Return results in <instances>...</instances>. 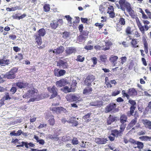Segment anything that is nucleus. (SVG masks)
I'll list each match as a JSON object with an SVG mask.
<instances>
[{"label": "nucleus", "mask_w": 151, "mask_h": 151, "mask_svg": "<svg viewBox=\"0 0 151 151\" xmlns=\"http://www.w3.org/2000/svg\"><path fill=\"white\" fill-rule=\"evenodd\" d=\"M64 50V47L63 46H60L58 48L55 49L54 50H50L49 51L50 55L51 56L54 55V53L59 54L63 52Z\"/></svg>", "instance_id": "obj_6"}, {"label": "nucleus", "mask_w": 151, "mask_h": 151, "mask_svg": "<svg viewBox=\"0 0 151 151\" xmlns=\"http://www.w3.org/2000/svg\"><path fill=\"white\" fill-rule=\"evenodd\" d=\"M127 116L125 115H122L120 117V122L122 124L120 126H125V128L127 125L125 123L127 122Z\"/></svg>", "instance_id": "obj_13"}, {"label": "nucleus", "mask_w": 151, "mask_h": 151, "mask_svg": "<svg viewBox=\"0 0 151 151\" xmlns=\"http://www.w3.org/2000/svg\"><path fill=\"white\" fill-rule=\"evenodd\" d=\"M46 33V31L44 28H42L40 29L38 31V35H39L40 36H44Z\"/></svg>", "instance_id": "obj_30"}, {"label": "nucleus", "mask_w": 151, "mask_h": 151, "mask_svg": "<svg viewBox=\"0 0 151 151\" xmlns=\"http://www.w3.org/2000/svg\"><path fill=\"white\" fill-rule=\"evenodd\" d=\"M52 110L53 112L57 113H60L61 111H65L66 110L64 108L61 106L53 108Z\"/></svg>", "instance_id": "obj_21"}, {"label": "nucleus", "mask_w": 151, "mask_h": 151, "mask_svg": "<svg viewBox=\"0 0 151 151\" xmlns=\"http://www.w3.org/2000/svg\"><path fill=\"white\" fill-rule=\"evenodd\" d=\"M88 32L87 31H83L82 32H80V34L81 35L86 37L88 35Z\"/></svg>", "instance_id": "obj_46"}, {"label": "nucleus", "mask_w": 151, "mask_h": 151, "mask_svg": "<svg viewBox=\"0 0 151 151\" xmlns=\"http://www.w3.org/2000/svg\"><path fill=\"white\" fill-rule=\"evenodd\" d=\"M34 90V88L29 90L30 97L32 96L33 97V98L30 99L29 100V102H33L35 101H37V97H36L37 93L35 92Z\"/></svg>", "instance_id": "obj_7"}, {"label": "nucleus", "mask_w": 151, "mask_h": 151, "mask_svg": "<svg viewBox=\"0 0 151 151\" xmlns=\"http://www.w3.org/2000/svg\"><path fill=\"white\" fill-rule=\"evenodd\" d=\"M49 123L51 125H53L55 123V119L53 116L50 117V118L48 120Z\"/></svg>", "instance_id": "obj_38"}, {"label": "nucleus", "mask_w": 151, "mask_h": 151, "mask_svg": "<svg viewBox=\"0 0 151 151\" xmlns=\"http://www.w3.org/2000/svg\"><path fill=\"white\" fill-rule=\"evenodd\" d=\"M107 140L106 139L97 138L95 139V142L99 144H105Z\"/></svg>", "instance_id": "obj_18"}, {"label": "nucleus", "mask_w": 151, "mask_h": 151, "mask_svg": "<svg viewBox=\"0 0 151 151\" xmlns=\"http://www.w3.org/2000/svg\"><path fill=\"white\" fill-rule=\"evenodd\" d=\"M69 36V32H65L63 34V37L64 38H67Z\"/></svg>", "instance_id": "obj_42"}, {"label": "nucleus", "mask_w": 151, "mask_h": 151, "mask_svg": "<svg viewBox=\"0 0 151 151\" xmlns=\"http://www.w3.org/2000/svg\"><path fill=\"white\" fill-rule=\"evenodd\" d=\"M34 138L37 141V142H38L39 144L43 145L45 144V142L44 140L42 139H39L38 136L35 135H34Z\"/></svg>", "instance_id": "obj_29"}, {"label": "nucleus", "mask_w": 151, "mask_h": 151, "mask_svg": "<svg viewBox=\"0 0 151 151\" xmlns=\"http://www.w3.org/2000/svg\"><path fill=\"white\" fill-rule=\"evenodd\" d=\"M132 31L131 30V28L129 27H127L126 29V32L127 34H131L132 33Z\"/></svg>", "instance_id": "obj_44"}, {"label": "nucleus", "mask_w": 151, "mask_h": 151, "mask_svg": "<svg viewBox=\"0 0 151 151\" xmlns=\"http://www.w3.org/2000/svg\"><path fill=\"white\" fill-rule=\"evenodd\" d=\"M126 2L125 0H119V3L120 5L122 7L124 6V5L126 3Z\"/></svg>", "instance_id": "obj_49"}, {"label": "nucleus", "mask_w": 151, "mask_h": 151, "mask_svg": "<svg viewBox=\"0 0 151 151\" xmlns=\"http://www.w3.org/2000/svg\"><path fill=\"white\" fill-rule=\"evenodd\" d=\"M119 23L121 25H124L125 24V21L124 19L123 18H121L119 19Z\"/></svg>", "instance_id": "obj_47"}, {"label": "nucleus", "mask_w": 151, "mask_h": 151, "mask_svg": "<svg viewBox=\"0 0 151 151\" xmlns=\"http://www.w3.org/2000/svg\"><path fill=\"white\" fill-rule=\"evenodd\" d=\"M19 14H15L12 16V17L14 19H16L19 20Z\"/></svg>", "instance_id": "obj_60"}, {"label": "nucleus", "mask_w": 151, "mask_h": 151, "mask_svg": "<svg viewBox=\"0 0 151 151\" xmlns=\"http://www.w3.org/2000/svg\"><path fill=\"white\" fill-rule=\"evenodd\" d=\"M143 122L145 127L151 130V122L150 121L145 119L143 120Z\"/></svg>", "instance_id": "obj_20"}, {"label": "nucleus", "mask_w": 151, "mask_h": 151, "mask_svg": "<svg viewBox=\"0 0 151 151\" xmlns=\"http://www.w3.org/2000/svg\"><path fill=\"white\" fill-rule=\"evenodd\" d=\"M103 104V102L102 101L98 100L93 101L90 103V104L91 106H96L97 107L101 106Z\"/></svg>", "instance_id": "obj_14"}, {"label": "nucleus", "mask_w": 151, "mask_h": 151, "mask_svg": "<svg viewBox=\"0 0 151 151\" xmlns=\"http://www.w3.org/2000/svg\"><path fill=\"white\" fill-rule=\"evenodd\" d=\"M116 105L115 104L111 103L108 105L105 108V111L107 113L111 112L115 113L118 111V109H116Z\"/></svg>", "instance_id": "obj_3"}, {"label": "nucleus", "mask_w": 151, "mask_h": 151, "mask_svg": "<svg viewBox=\"0 0 151 151\" xmlns=\"http://www.w3.org/2000/svg\"><path fill=\"white\" fill-rule=\"evenodd\" d=\"M136 107L133 106L132 105L130 108V114L131 115H133V114L134 113V111Z\"/></svg>", "instance_id": "obj_48"}, {"label": "nucleus", "mask_w": 151, "mask_h": 151, "mask_svg": "<svg viewBox=\"0 0 151 151\" xmlns=\"http://www.w3.org/2000/svg\"><path fill=\"white\" fill-rule=\"evenodd\" d=\"M60 76H61L64 75L66 73V71L63 70H60L59 71Z\"/></svg>", "instance_id": "obj_51"}, {"label": "nucleus", "mask_w": 151, "mask_h": 151, "mask_svg": "<svg viewBox=\"0 0 151 151\" xmlns=\"http://www.w3.org/2000/svg\"><path fill=\"white\" fill-rule=\"evenodd\" d=\"M44 10L45 12H48L49 11L50 9V5L48 4H45L43 6Z\"/></svg>", "instance_id": "obj_37"}, {"label": "nucleus", "mask_w": 151, "mask_h": 151, "mask_svg": "<svg viewBox=\"0 0 151 151\" xmlns=\"http://www.w3.org/2000/svg\"><path fill=\"white\" fill-rule=\"evenodd\" d=\"M140 31L143 34L145 32V28L142 25L139 27Z\"/></svg>", "instance_id": "obj_62"}, {"label": "nucleus", "mask_w": 151, "mask_h": 151, "mask_svg": "<svg viewBox=\"0 0 151 151\" xmlns=\"http://www.w3.org/2000/svg\"><path fill=\"white\" fill-rule=\"evenodd\" d=\"M17 89L15 87H12L10 89V91L12 93V94H14L16 91Z\"/></svg>", "instance_id": "obj_61"}, {"label": "nucleus", "mask_w": 151, "mask_h": 151, "mask_svg": "<svg viewBox=\"0 0 151 151\" xmlns=\"http://www.w3.org/2000/svg\"><path fill=\"white\" fill-rule=\"evenodd\" d=\"M143 40L144 49L148 48V43L146 40L145 39H143Z\"/></svg>", "instance_id": "obj_55"}, {"label": "nucleus", "mask_w": 151, "mask_h": 151, "mask_svg": "<svg viewBox=\"0 0 151 151\" xmlns=\"http://www.w3.org/2000/svg\"><path fill=\"white\" fill-rule=\"evenodd\" d=\"M66 53L68 55H70L73 53H75L76 51V49L73 47H68L65 50Z\"/></svg>", "instance_id": "obj_17"}, {"label": "nucleus", "mask_w": 151, "mask_h": 151, "mask_svg": "<svg viewBox=\"0 0 151 151\" xmlns=\"http://www.w3.org/2000/svg\"><path fill=\"white\" fill-rule=\"evenodd\" d=\"M9 37L12 40H14L16 38V36L14 35H9Z\"/></svg>", "instance_id": "obj_63"}, {"label": "nucleus", "mask_w": 151, "mask_h": 151, "mask_svg": "<svg viewBox=\"0 0 151 151\" xmlns=\"http://www.w3.org/2000/svg\"><path fill=\"white\" fill-rule=\"evenodd\" d=\"M73 86L71 85L70 88H69L68 86H66L62 88H61V90H62L65 93H68L71 92H73L75 91V88H76V85H74V87L73 88Z\"/></svg>", "instance_id": "obj_12"}, {"label": "nucleus", "mask_w": 151, "mask_h": 151, "mask_svg": "<svg viewBox=\"0 0 151 151\" xmlns=\"http://www.w3.org/2000/svg\"><path fill=\"white\" fill-rule=\"evenodd\" d=\"M9 60L7 59H0V65L2 66H5L9 64Z\"/></svg>", "instance_id": "obj_31"}, {"label": "nucleus", "mask_w": 151, "mask_h": 151, "mask_svg": "<svg viewBox=\"0 0 151 151\" xmlns=\"http://www.w3.org/2000/svg\"><path fill=\"white\" fill-rule=\"evenodd\" d=\"M84 48L87 50H90L93 49V45H86L85 47Z\"/></svg>", "instance_id": "obj_53"}, {"label": "nucleus", "mask_w": 151, "mask_h": 151, "mask_svg": "<svg viewBox=\"0 0 151 151\" xmlns=\"http://www.w3.org/2000/svg\"><path fill=\"white\" fill-rule=\"evenodd\" d=\"M18 68H13L10 71L7 73L5 74H2V77L5 78L12 79L14 78L15 77V73L17 72Z\"/></svg>", "instance_id": "obj_1"}, {"label": "nucleus", "mask_w": 151, "mask_h": 151, "mask_svg": "<svg viewBox=\"0 0 151 151\" xmlns=\"http://www.w3.org/2000/svg\"><path fill=\"white\" fill-rule=\"evenodd\" d=\"M18 9V7L17 6L12 7L11 8H7L6 10L8 11H12L16 10Z\"/></svg>", "instance_id": "obj_41"}, {"label": "nucleus", "mask_w": 151, "mask_h": 151, "mask_svg": "<svg viewBox=\"0 0 151 151\" xmlns=\"http://www.w3.org/2000/svg\"><path fill=\"white\" fill-rule=\"evenodd\" d=\"M106 46H104L103 47L102 49L104 50H106L109 49V46L111 45V42H105Z\"/></svg>", "instance_id": "obj_32"}, {"label": "nucleus", "mask_w": 151, "mask_h": 151, "mask_svg": "<svg viewBox=\"0 0 151 151\" xmlns=\"http://www.w3.org/2000/svg\"><path fill=\"white\" fill-rule=\"evenodd\" d=\"M144 146V145L142 142L137 141L135 144V147L134 148H138L139 149H141L143 148Z\"/></svg>", "instance_id": "obj_28"}, {"label": "nucleus", "mask_w": 151, "mask_h": 151, "mask_svg": "<svg viewBox=\"0 0 151 151\" xmlns=\"http://www.w3.org/2000/svg\"><path fill=\"white\" fill-rule=\"evenodd\" d=\"M127 11L129 14L132 17H134L135 16L134 11L132 9L131 7L127 9Z\"/></svg>", "instance_id": "obj_33"}, {"label": "nucleus", "mask_w": 151, "mask_h": 151, "mask_svg": "<svg viewBox=\"0 0 151 151\" xmlns=\"http://www.w3.org/2000/svg\"><path fill=\"white\" fill-rule=\"evenodd\" d=\"M84 59L85 58L84 57H82V56L81 55H78L77 56V58L76 60L78 61L82 62L84 60Z\"/></svg>", "instance_id": "obj_40"}, {"label": "nucleus", "mask_w": 151, "mask_h": 151, "mask_svg": "<svg viewBox=\"0 0 151 151\" xmlns=\"http://www.w3.org/2000/svg\"><path fill=\"white\" fill-rule=\"evenodd\" d=\"M122 94L124 97H126L128 99H129V96L128 93H127L125 92L124 90H123L122 92Z\"/></svg>", "instance_id": "obj_45"}, {"label": "nucleus", "mask_w": 151, "mask_h": 151, "mask_svg": "<svg viewBox=\"0 0 151 151\" xmlns=\"http://www.w3.org/2000/svg\"><path fill=\"white\" fill-rule=\"evenodd\" d=\"M119 120L118 117L110 115L109 117V119L107 121L108 124H110L111 123L116 122Z\"/></svg>", "instance_id": "obj_15"}, {"label": "nucleus", "mask_w": 151, "mask_h": 151, "mask_svg": "<svg viewBox=\"0 0 151 151\" xmlns=\"http://www.w3.org/2000/svg\"><path fill=\"white\" fill-rule=\"evenodd\" d=\"M47 137L50 139H54L55 140H58V138L55 135H52V134H50L48 135Z\"/></svg>", "instance_id": "obj_39"}, {"label": "nucleus", "mask_w": 151, "mask_h": 151, "mask_svg": "<svg viewBox=\"0 0 151 151\" xmlns=\"http://www.w3.org/2000/svg\"><path fill=\"white\" fill-rule=\"evenodd\" d=\"M68 22V23H70V24H72V18L69 15H66L65 16Z\"/></svg>", "instance_id": "obj_50"}, {"label": "nucleus", "mask_w": 151, "mask_h": 151, "mask_svg": "<svg viewBox=\"0 0 151 151\" xmlns=\"http://www.w3.org/2000/svg\"><path fill=\"white\" fill-rule=\"evenodd\" d=\"M86 37L83 35H79L77 39V42L81 44L84 40H85Z\"/></svg>", "instance_id": "obj_27"}, {"label": "nucleus", "mask_w": 151, "mask_h": 151, "mask_svg": "<svg viewBox=\"0 0 151 151\" xmlns=\"http://www.w3.org/2000/svg\"><path fill=\"white\" fill-rule=\"evenodd\" d=\"M47 89L49 92L52 93L50 98H54L57 96V89L55 86H53L52 87H48Z\"/></svg>", "instance_id": "obj_10"}, {"label": "nucleus", "mask_w": 151, "mask_h": 151, "mask_svg": "<svg viewBox=\"0 0 151 151\" xmlns=\"http://www.w3.org/2000/svg\"><path fill=\"white\" fill-rule=\"evenodd\" d=\"M23 55L21 53H18V55L15 56V58H18L19 60H21L23 58Z\"/></svg>", "instance_id": "obj_52"}, {"label": "nucleus", "mask_w": 151, "mask_h": 151, "mask_svg": "<svg viewBox=\"0 0 151 151\" xmlns=\"http://www.w3.org/2000/svg\"><path fill=\"white\" fill-rule=\"evenodd\" d=\"M120 130L118 131L117 129H114L111 131V135L113 136L116 137H121L122 136L123 134V132L124 130L125 126H120Z\"/></svg>", "instance_id": "obj_2"}, {"label": "nucleus", "mask_w": 151, "mask_h": 151, "mask_svg": "<svg viewBox=\"0 0 151 151\" xmlns=\"http://www.w3.org/2000/svg\"><path fill=\"white\" fill-rule=\"evenodd\" d=\"M92 91V88L91 87H88L83 90V93L84 94L87 95L91 93Z\"/></svg>", "instance_id": "obj_22"}, {"label": "nucleus", "mask_w": 151, "mask_h": 151, "mask_svg": "<svg viewBox=\"0 0 151 151\" xmlns=\"http://www.w3.org/2000/svg\"><path fill=\"white\" fill-rule=\"evenodd\" d=\"M22 133L21 130H19L16 132V131H13L10 133V135L11 136H19Z\"/></svg>", "instance_id": "obj_25"}, {"label": "nucleus", "mask_w": 151, "mask_h": 151, "mask_svg": "<svg viewBox=\"0 0 151 151\" xmlns=\"http://www.w3.org/2000/svg\"><path fill=\"white\" fill-rule=\"evenodd\" d=\"M71 143L73 145H77L78 144V140L77 138L73 137V139H72Z\"/></svg>", "instance_id": "obj_43"}, {"label": "nucleus", "mask_w": 151, "mask_h": 151, "mask_svg": "<svg viewBox=\"0 0 151 151\" xmlns=\"http://www.w3.org/2000/svg\"><path fill=\"white\" fill-rule=\"evenodd\" d=\"M57 65L59 66L60 68L63 69L67 68L68 64L65 61L62 60H60L57 63Z\"/></svg>", "instance_id": "obj_11"}, {"label": "nucleus", "mask_w": 151, "mask_h": 151, "mask_svg": "<svg viewBox=\"0 0 151 151\" xmlns=\"http://www.w3.org/2000/svg\"><path fill=\"white\" fill-rule=\"evenodd\" d=\"M28 85V84L27 83L21 82H18L17 83V86L20 88H25Z\"/></svg>", "instance_id": "obj_24"}, {"label": "nucleus", "mask_w": 151, "mask_h": 151, "mask_svg": "<svg viewBox=\"0 0 151 151\" xmlns=\"http://www.w3.org/2000/svg\"><path fill=\"white\" fill-rule=\"evenodd\" d=\"M34 37L36 42L39 45H40L42 44V40L41 36L37 34H35L34 36Z\"/></svg>", "instance_id": "obj_19"}, {"label": "nucleus", "mask_w": 151, "mask_h": 151, "mask_svg": "<svg viewBox=\"0 0 151 151\" xmlns=\"http://www.w3.org/2000/svg\"><path fill=\"white\" fill-rule=\"evenodd\" d=\"M96 26H98L99 29H101L104 26V24L101 23H96L95 24Z\"/></svg>", "instance_id": "obj_56"}, {"label": "nucleus", "mask_w": 151, "mask_h": 151, "mask_svg": "<svg viewBox=\"0 0 151 151\" xmlns=\"http://www.w3.org/2000/svg\"><path fill=\"white\" fill-rule=\"evenodd\" d=\"M145 12L148 15L149 18L151 19V13L147 9H146Z\"/></svg>", "instance_id": "obj_58"}, {"label": "nucleus", "mask_w": 151, "mask_h": 151, "mask_svg": "<svg viewBox=\"0 0 151 151\" xmlns=\"http://www.w3.org/2000/svg\"><path fill=\"white\" fill-rule=\"evenodd\" d=\"M67 83L66 80L65 79H61L56 82V85L58 86L61 87L65 86Z\"/></svg>", "instance_id": "obj_16"}, {"label": "nucleus", "mask_w": 151, "mask_h": 151, "mask_svg": "<svg viewBox=\"0 0 151 151\" xmlns=\"http://www.w3.org/2000/svg\"><path fill=\"white\" fill-rule=\"evenodd\" d=\"M139 139L142 141H150L151 140V137H149L146 136H143L140 137Z\"/></svg>", "instance_id": "obj_26"}, {"label": "nucleus", "mask_w": 151, "mask_h": 151, "mask_svg": "<svg viewBox=\"0 0 151 151\" xmlns=\"http://www.w3.org/2000/svg\"><path fill=\"white\" fill-rule=\"evenodd\" d=\"M137 40L135 39H133L131 42V44L132 45V47L134 48H136L139 47V46L136 45L137 44Z\"/></svg>", "instance_id": "obj_34"}, {"label": "nucleus", "mask_w": 151, "mask_h": 151, "mask_svg": "<svg viewBox=\"0 0 151 151\" xmlns=\"http://www.w3.org/2000/svg\"><path fill=\"white\" fill-rule=\"evenodd\" d=\"M63 23V21L62 19L58 20H53L50 23V26L52 29H55L57 27L59 24H61Z\"/></svg>", "instance_id": "obj_4"}, {"label": "nucleus", "mask_w": 151, "mask_h": 151, "mask_svg": "<svg viewBox=\"0 0 151 151\" xmlns=\"http://www.w3.org/2000/svg\"><path fill=\"white\" fill-rule=\"evenodd\" d=\"M121 63L122 64H123L124 63H125L127 60V58L126 57L124 56L120 58Z\"/></svg>", "instance_id": "obj_54"}, {"label": "nucleus", "mask_w": 151, "mask_h": 151, "mask_svg": "<svg viewBox=\"0 0 151 151\" xmlns=\"http://www.w3.org/2000/svg\"><path fill=\"white\" fill-rule=\"evenodd\" d=\"M120 93V91H116L112 93V96H115Z\"/></svg>", "instance_id": "obj_64"}, {"label": "nucleus", "mask_w": 151, "mask_h": 151, "mask_svg": "<svg viewBox=\"0 0 151 151\" xmlns=\"http://www.w3.org/2000/svg\"><path fill=\"white\" fill-rule=\"evenodd\" d=\"M24 146H25V147L27 148H28V143L27 142H22L21 143H19V145H17V147H22Z\"/></svg>", "instance_id": "obj_36"}, {"label": "nucleus", "mask_w": 151, "mask_h": 151, "mask_svg": "<svg viewBox=\"0 0 151 151\" xmlns=\"http://www.w3.org/2000/svg\"><path fill=\"white\" fill-rule=\"evenodd\" d=\"M94 76L93 75H90L86 77L84 81L85 84L87 86L90 85L91 83L94 80Z\"/></svg>", "instance_id": "obj_8"}, {"label": "nucleus", "mask_w": 151, "mask_h": 151, "mask_svg": "<svg viewBox=\"0 0 151 151\" xmlns=\"http://www.w3.org/2000/svg\"><path fill=\"white\" fill-rule=\"evenodd\" d=\"M65 98L68 101H73L78 100L80 97L79 96L75 94H70L67 95Z\"/></svg>", "instance_id": "obj_5"}, {"label": "nucleus", "mask_w": 151, "mask_h": 151, "mask_svg": "<svg viewBox=\"0 0 151 151\" xmlns=\"http://www.w3.org/2000/svg\"><path fill=\"white\" fill-rule=\"evenodd\" d=\"M118 59V57L117 56L112 55L110 57L109 60L111 62L114 63Z\"/></svg>", "instance_id": "obj_35"}, {"label": "nucleus", "mask_w": 151, "mask_h": 151, "mask_svg": "<svg viewBox=\"0 0 151 151\" xmlns=\"http://www.w3.org/2000/svg\"><path fill=\"white\" fill-rule=\"evenodd\" d=\"M135 118L132 119L128 124V126L127 127L128 129H130L136 123L137 121V117H138L137 112H135L134 114Z\"/></svg>", "instance_id": "obj_9"}, {"label": "nucleus", "mask_w": 151, "mask_h": 151, "mask_svg": "<svg viewBox=\"0 0 151 151\" xmlns=\"http://www.w3.org/2000/svg\"><path fill=\"white\" fill-rule=\"evenodd\" d=\"M4 98L5 100L10 99V98L9 97V93H6L5 96H4Z\"/></svg>", "instance_id": "obj_57"}, {"label": "nucleus", "mask_w": 151, "mask_h": 151, "mask_svg": "<svg viewBox=\"0 0 151 151\" xmlns=\"http://www.w3.org/2000/svg\"><path fill=\"white\" fill-rule=\"evenodd\" d=\"M128 93L129 96H134L137 95L136 91L134 88H130L128 91Z\"/></svg>", "instance_id": "obj_23"}, {"label": "nucleus", "mask_w": 151, "mask_h": 151, "mask_svg": "<svg viewBox=\"0 0 151 151\" xmlns=\"http://www.w3.org/2000/svg\"><path fill=\"white\" fill-rule=\"evenodd\" d=\"M124 6L126 7L127 9L128 8L131 7V5L130 4L126 2V3L124 5Z\"/></svg>", "instance_id": "obj_59"}]
</instances>
